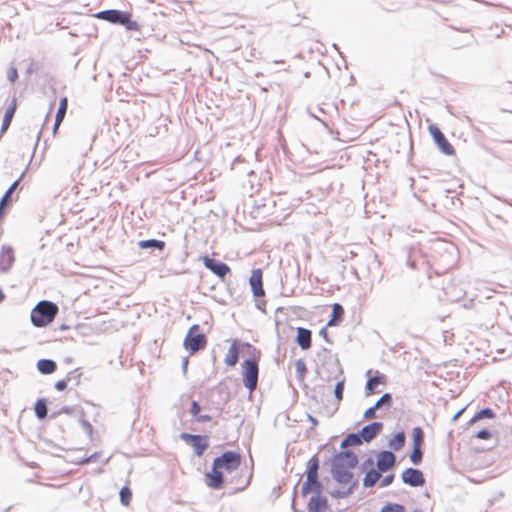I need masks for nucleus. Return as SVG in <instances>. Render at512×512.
Instances as JSON below:
<instances>
[{
	"label": "nucleus",
	"mask_w": 512,
	"mask_h": 512,
	"mask_svg": "<svg viewBox=\"0 0 512 512\" xmlns=\"http://www.w3.org/2000/svg\"><path fill=\"white\" fill-rule=\"evenodd\" d=\"M242 456L237 451L227 450L220 456L214 458L211 471L205 475L208 487L218 490L224 485L223 471L232 473L241 465Z\"/></svg>",
	"instance_id": "1"
},
{
	"label": "nucleus",
	"mask_w": 512,
	"mask_h": 512,
	"mask_svg": "<svg viewBox=\"0 0 512 512\" xmlns=\"http://www.w3.org/2000/svg\"><path fill=\"white\" fill-rule=\"evenodd\" d=\"M358 464V457L352 450L345 449L337 452L331 462V473L334 480L340 484H348L353 479V469Z\"/></svg>",
	"instance_id": "2"
},
{
	"label": "nucleus",
	"mask_w": 512,
	"mask_h": 512,
	"mask_svg": "<svg viewBox=\"0 0 512 512\" xmlns=\"http://www.w3.org/2000/svg\"><path fill=\"white\" fill-rule=\"evenodd\" d=\"M57 304L49 300L39 301L31 310L30 319L35 327H46L58 314Z\"/></svg>",
	"instance_id": "3"
},
{
	"label": "nucleus",
	"mask_w": 512,
	"mask_h": 512,
	"mask_svg": "<svg viewBox=\"0 0 512 512\" xmlns=\"http://www.w3.org/2000/svg\"><path fill=\"white\" fill-rule=\"evenodd\" d=\"M94 17L107 21L111 24L124 26L127 31H138L140 29L138 22L132 20L131 14L126 11L118 9H106L95 13Z\"/></svg>",
	"instance_id": "4"
},
{
	"label": "nucleus",
	"mask_w": 512,
	"mask_h": 512,
	"mask_svg": "<svg viewBox=\"0 0 512 512\" xmlns=\"http://www.w3.org/2000/svg\"><path fill=\"white\" fill-rule=\"evenodd\" d=\"M259 379V358L254 355L242 362V381L250 393L255 391Z\"/></svg>",
	"instance_id": "5"
},
{
	"label": "nucleus",
	"mask_w": 512,
	"mask_h": 512,
	"mask_svg": "<svg viewBox=\"0 0 512 512\" xmlns=\"http://www.w3.org/2000/svg\"><path fill=\"white\" fill-rule=\"evenodd\" d=\"M206 344L207 337L204 333L200 332V326L198 324L192 325L184 338V348L189 351L190 354H194L204 349Z\"/></svg>",
	"instance_id": "6"
},
{
	"label": "nucleus",
	"mask_w": 512,
	"mask_h": 512,
	"mask_svg": "<svg viewBox=\"0 0 512 512\" xmlns=\"http://www.w3.org/2000/svg\"><path fill=\"white\" fill-rule=\"evenodd\" d=\"M229 400L230 391L223 383H219L208 392V401L212 408L217 410L219 414L222 413L224 406Z\"/></svg>",
	"instance_id": "7"
},
{
	"label": "nucleus",
	"mask_w": 512,
	"mask_h": 512,
	"mask_svg": "<svg viewBox=\"0 0 512 512\" xmlns=\"http://www.w3.org/2000/svg\"><path fill=\"white\" fill-rule=\"evenodd\" d=\"M319 458L317 455H313L307 463L306 468V481L302 484L301 487V494L303 496H306L310 493V482H315V487L319 488V477H318V470H319Z\"/></svg>",
	"instance_id": "8"
},
{
	"label": "nucleus",
	"mask_w": 512,
	"mask_h": 512,
	"mask_svg": "<svg viewBox=\"0 0 512 512\" xmlns=\"http://www.w3.org/2000/svg\"><path fill=\"white\" fill-rule=\"evenodd\" d=\"M428 131L434 143L443 154L451 156L455 153L453 145L448 141L444 133L439 129V127L436 124L429 125Z\"/></svg>",
	"instance_id": "9"
},
{
	"label": "nucleus",
	"mask_w": 512,
	"mask_h": 512,
	"mask_svg": "<svg viewBox=\"0 0 512 512\" xmlns=\"http://www.w3.org/2000/svg\"><path fill=\"white\" fill-rule=\"evenodd\" d=\"M201 259L203 261V265L205 266V268L211 271L221 280H225L226 276L231 272V268L228 264L216 258L205 255L202 256Z\"/></svg>",
	"instance_id": "10"
},
{
	"label": "nucleus",
	"mask_w": 512,
	"mask_h": 512,
	"mask_svg": "<svg viewBox=\"0 0 512 512\" xmlns=\"http://www.w3.org/2000/svg\"><path fill=\"white\" fill-rule=\"evenodd\" d=\"M402 481L411 487H421L426 483L424 474L417 468L409 467L401 474Z\"/></svg>",
	"instance_id": "11"
},
{
	"label": "nucleus",
	"mask_w": 512,
	"mask_h": 512,
	"mask_svg": "<svg viewBox=\"0 0 512 512\" xmlns=\"http://www.w3.org/2000/svg\"><path fill=\"white\" fill-rule=\"evenodd\" d=\"M249 284L254 298L259 299L265 296L262 269L256 268L252 270L249 278Z\"/></svg>",
	"instance_id": "12"
},
{
	"label": "nucleus",
	"mask_w": 512,
	"mask_h": 512,
	"mask_svg": "<svg viewBox=\"0 0 512 512\" xmlns=\"http://www.w3.org/2000/svg\"><path fill=\"white\" fill-rule=\"evenodd\" d=\"M25 176V171L9 186L0 199V219L4 216L5 210L8 205L13 201V193L18 189L22 179Z\"/></svg>",
	"instance_id": "13"
},
{
	"label": "nucleus",
	"mask_w": 512,
	"mask_h": 512,
	"mask_svg": "<svg viewBox=\"0 0 512 512\" xmlns=\"http://www.w3.org/2000/svg\"><path fill=\"white\" fill-rule=\"evenodd\" d=\"M396 456L390 450H382L377 454V468L381 472H386L394 467Z\"/></svg>",
	"instance_id": "14"
},
{
	"label": "nucleus",
	"mask_w": 512,
	"mask_h": 512,
	"mask_svg": "<svg viewBox=\"0 0 512 512\" xmlns=\"http://www.w3.org/2000/svg\"><path fill=\"white\" fill-rule=\"evenodd\" d=\"M382 429L383 423L379 421H374L367 425H364L359 430V432L361 434L363 441L369 443L381 433Z\"/></svg>",
	"instance_id": "15"
},
{
	"label": "nucleus",
	"mask_w": 512,
	"mask_h": 512,
	"mask_svg": "<svg viewBox=\"0 0 512 512\" xmlns=\"http://www.w3.org/2000/svg\"><path fill=\"white\" fill-rule=\"evenodd\" d=\"M15 261L14 250L11 246H2L0 252V272H8Z\"/></svg>",
	"instance_id": "16"
},
{
	"label": "nucleus",
	"mask_w": 512,
	"mask_h": 512,
	"mask_svg": "<svg viewBox=\"0 0 512 512\" xmlns=\"http://www.w3.org/2000/svg\"><path fill=\"white\" fill-rule=\"evenodd\" d=\"M328 507V500L320 494L312 495L307 504L309 512H323Z\"/></svg>",
	"instance_id": "17"
},
{
	"label": "nucleus",
	"mask_w": 512,
	"mask_h": 512,
	"mask_svg": "<svg viewBox=\"0 0 512 512\" xmlns=\"http://www.w3.org/2000/svg\"><path fill=\"white\" fill-rule=\"evenodd\" d=\"M295 342L302 350H308L312 345L311 330L304 327H298Z\"/></svg>",
	"instance_id": "18"
},
{
	"label": "nucleus",
	"mask_w": 512,
	"mask_h": 512,
	"mask_svg": "<svg viewBox=\"0 0 512 512\" xmlns=\"http://www.w3.org/2000/svg\"><path fill=\"white\" fill-rule=\"evenodd\" d=\"M195 440H192L189 445H191L194 449V453L200 457L204 454V452L209 447V438L206 435H196Z\"/></svg>",
	"instance_id": "19"
},
{
	"label": "nucleus",
	"mask_w": 512,
	"mask_h": 512,
	"mask_svg": "<svg viewBox=\"0 0 512 512\" xmlns=\"http://www.w3.org/2000/svg\"><path fill=\"white\" fill-rule=\"evenodd\" d=\"M68 109V98L62 97L59 102V106L55 115L54 125H53V133L55 134L63 122Z\"/></svg>",
	"instance_id": "20"
},
{
	"label": "nucleus",
	"mask_w": 512,
	"mask_h": 512,
	"mask_svg": "<svg viewBox=\"0 0 512 512\" xmlns=\"http://www.w3.org/2000/svg\"><path fill=\"white\" fill-rule=\"evenodd\" d=\"M239 345L240 341L238 339L233 340L224 359V362L227 366L233 367L237 364L239 360Z\"/></svg>",
	"instance_id": "21"
},
{
	"label": "nucleus",
	"mask_w": 512,
	"mask_h": 512,
	"mask_svg": "<svg viewBox=\"0 0 512 512\" xmlns=\"http://www.w3.org/2000/svg\"><path fill=\"white\" fill-rule=\"evenodd\" d=\"M37 369L41 374L49 375L56 371L57 363L52 359H40L37 361Z\"/></svg>",
	"instance_id": "22"
},
{
	"label": "nucleus",
	"mask_w": 512,
	"mask_h": 512,
	"mask_svg": "<svg viewBox=\"0 0 512 512\" xmlns=\"http://www.w3.org/2000/svg\"><path fill=\"white\" fill-rule=\"evenodd\" d=\"M364 443L359 430L357 432L349 433L341 441L340 447L342 449L348 446H360Z\"/></svg>",
	"instance_id": "23"
},
{
	"label": "nucleus",
	"mask_w": 512,
	"mask_h": 512,
	"mask_svg": "<svg viewBox=\"0 0 512 512\" xmlns=\"http://www.w3.org/2000/svg\"><path fill=\"white\" fill-rule=\"evenodd\" d=\"M344 309L339 303H335L332 306V314L327 322V326L339 325L343 320Z\"/></svg>",
	"instance_id": "24"
},
{
	"label": "nucleus",
	"mask_w": 512,
	"mask_h": 512,
	"mask_svg": "<svg viewBox=\"0 0 512 512\" xmlns=\"http://www.w3.org/2000/svg\"><path fill=\"white\" fill-rule=\"evenodd\" d=\"M381 473V471L378 469L376 470L373 467L366 470L365 476L363 478V486L366 488L373 487L381 477Z\"/></svg>",
	"instance_id": "25"
},
{
	"label": "nucleus",
	"mask_w": 512,
	"mask_h": 512,
	"mask_svg": "<svg viewBox=\"0 0 512 512\" xmlns=\"http://www.w3.org/2000/svg\"><path fill=\"white\" fill-rule=\"evenodd\" d=\"M405 442H406V435H405L404 431H398L388 441V446L393 451H399L404 447Z\"/></svg>",
	"instance_id": "26"
},
{
	"label": "nucleus",
	"mask_w": 512,
	"mask_h": 512,
	"mask_svg": "<svg viewBox=\"0 0 512 512\" xmlns=\"http://www.w3.org/2000/svg\"><path fill=\"white\" fill-rule=\"evenodd\" d=\"M384 378L383 374H380L377 372V374L373 377H369L366 385H365V393L366 396L373 395L377 392L378 385L382 382V379Z\"/></svg>",
	"instance_id": "27"
},
{
	"label": "nucleus",
	"mask_w": 512,
	"mask_h": 512,
	"mask_svg": "<svg viewBox=\"0 0 512 512\" xmlns=\"http://www.w3.org/2000/svg\"><path fill=\"white\" fill-rule=\"evenodd\" d=\"M138 246L141 249H152L162 251L165 248V242L158 239H146L139 241Z\"/></svg>",
	"instance_id": "28"
},
{
	"label": "nucleus",
	"mask_w": 512,
	"mask_h": 512,
	"mask_svg": "<svg viewBox=\"0 0 512 512\" xmlns=\"http://www.w3.org/2000/svg\"><path fill=\"white\" fill-rule=\"evenodd\" d=\"M35 416L39 420H44L48 416V407L46 398H39L34 405Z\"/></svg>",
	"instance_id": "29"
},
{
	"label": "nucleus",
	"mask_w": 512,
	"mask_h": 512,
	"mask_svg": "<svg viewBox=\"0 0 512 512\" xmlns=\"http://www.w3.org/2000/svg\"><path fill=\"white\" fill-rule=\"evenodd\" d=\"M425 434L421 427L416 426L412 429V446L423 447Z\"/></svg>",
	"instance_id": "30"
},
{
	"label": "nucleus",
	"mask_w": 512,
	"mask_h": 512,
	"mask_svg": "<svg viewBox=\"0 0 512 512\" xmlns=\"http://www.w3.org/2000/svg\"><path fill=\"white\" fill-rule=\"evenodd\" d=\"M409 459L414 465H420L423 460V447L412 446Z\"/></svg>",
	"instance_id": "31"
},
{
	"label": "nucleus",
	"mask_w": 512,
	"mask_h": 512,
	"mask_svg": "<svg viewBox=\"0 0 512 512\" xmlns=\"http://www.w3.org/2000/svg\"><path fill=\"white\" fill-rule=\"evenodd\" d=\"M393 398L391 393H384L374 404L378 409H389L392 406Z\"/></svg>",
	"instance_id": "32"
},
{
	"label": "nucleus",
	"mask_w": 512,
	"mask_h": 512,
	"mask_svg": "<svg viewBox=\"0 0 512 512\" xmlns=\"http://www.w3.org/2000/svg\"><path fill=\"white\" fill-rule=\"evenodd\" d=\"M418 254H419V250H417L416 248H410L409 249L407 260H406V265L410 269L414 270V269L417 268V256H418Z\"/></svg>",
	"instance_id": "33"
},
{
	"label": "nucleus",
	"mask_w": 512,
	"mask_h": 512,
	"mask_svg": "<svg viewBox=\"0 0 512 512\" xmlns=\"http://www.w3.org/2000/svg\"><path fill=\"white\" fill-rule=\"evenodd\" d=\"M439 249L443 250L448 256L451 257V262L455 259L456 247L452 243L448 242H439Z\"/></svg>",
	"instance_id": "34"
},
{
	"label": "nucleus",
	"mask_w": 512,
	"mask_h": 512,
	"mask_svg": "<svg viewBox=\"0 0 512 512\" xmlns=\"http://www.w3.org/2000/svg\"><path fill=\"white\" fill-rule=\"evenodd\" d=\"M296 376L299 380H303L307 374V367L303 359H298L295 362Z\"/></svg>",
	"instance_id": "35"
},
{
	"label": "nucleus",
	"mask_w": 512,
	"mask_h": 512,
	"mask_svg": "<svg viewBox=\"0 0 512 512\" xmlns=\"http://www.w3.org/2000/svg\"><path fill=\"white\" fill-rule=\"evenodd\" d=\"M380 512H405V507L399 503H386L381 507Z\"/></svg>",
	"instance_id": "36"
},
{
	"label": "nucleus",
	"mask_w": 512,
	"mask_h": 512,
	"mask_svg": "<svg viewBox=\"0 0 512 512\" xmlns=\"http://www.w3.org/2000/svg\"><path fill=\"white\" fill-rule=\"evenodd\" d=\"M119 495L121 503L125 506L129 505L132 498V492L130 488L127 486L122 487L119 492Z\"/></svg>",
	"instance_id": "37"
},
{
	"label": "nucleus",
	"mask_w": 512,
	"mask_h": 512,
	"mask_svg": "<svg viewBox=\"0 0 512 512\" xmlns=\"http://www.w3.org/2000/svg\"><path fill=\"white\" fill-rule=\"evenodd\" d=\"M79 422H80V425L83 428L84 432L91 437L92 433H93V426L91 425V423L88 420H86L84 418V411L83 410L80 411Z\"/></svg>",
	"instance_id": "38"
},
{
	"label": "nucleus",
	"mask_w": 512,
	"mask_h": 512,
	"mask_svg": "<svg viewBox=\"0 0 512 512\" xmlns=\"http://www.w3.org/2000/svg\"><path fill=\"white\" fill-rule=\"evenodd\" d=\"M81 376L82 372H80V370L77 368L68 372L66 379L68 382H74L75 386H78L80 384Z\"/></svg>",
	"instance_id": "39"
},
{
	"label": "nucleus",
	"mask_w": 512,
	"mask_h": 512,
	"mask_svg": "<svg viewBox=\"0 0 512 512\" xmlns=\"http://www.w3.org/2000/svg\"><path fill=\"white\" fill-rule=\"evenodd\" d=\"M477 417L481 419H491L495 417V413L493 409L489 407H485L477 411Z\"/></svg>",
	"instance_id": "40"
},
{
	"label": "nucleus",
	"mask_w": 512,
	"mask_h": 512,
	"mask_svg": "<svg viewBox=\"0 0 512 512\" xmlns=\"http://www.w3.org/2000/svg\"><path fill=\"white\" fill-rule=\"evenodd\" d=\"M343 393H344V380L338 381L334 388V396L338 401H341L343 399Z\"/></svg>",
	"instance_id": "41"
},
{
	"label": "nucleus",
	"mask_w": 512,
	"mask_h": 512,
	"mask_svg": "<svg viewBox=\"0 0 512 512\" xmlns=\"http://www.w3.org/2000/svg\"><path fill=\"white\" fill-rule=\"evenodd\" d=\"M202 410V406L198 401L193 400L190 407V413L191 415L196 418Z\"/></svg>",
	"instance_id": "42"
},
{
	"label": "nucleus",
	"mask_w": 512,
	"mask_h": 512,
	"mask_svg": "<svg viewBox=\"0 0 512 512\" xmlns=\"http://www.w3.org/2000/svg\"><path fill=\"white\" fill-rule=\"evenodd\" d=\"M7 78L10 82L14 83L18 79V71L14 66L9 67L7 71Z\"/></svg>",
	"instance_id": "43"
},
{
	"label": "nucleus",
	"mask_w": 512,
	"mask_h": 512,
	"mask_svg": "<svg viewBox=\"0 0 512 512\" xmlns=\"http://www.w3.org/2000/svg\"><path fill=\"white\" fill-rule=\"evenodd\" d=\"M476 438L481 440H488L492 437V432L489 429H481L476 433Z\"/></svg>",
	"instance_id": "44"
},
{
	"label": "nucleus",
	"mask_w": 512,
	"mask_h": 512,
	"mask_svg": "<svg viewBox=\"0 0 512 512\" xmlns=\"http://www.w3.org/2000/svg\"><path fill=\"white\" fill-rule=\"evenodd\" d=\"M321 355H325L328 356L331 360H333L334 364L338 367L339 366V361L337 358H333V356L331 355L330 351L328 349H326L325 347H322L321 348V351L317 353V357L320 358Z\"/></svg>",
	"instance_id": "45"
},
{
	"label": "nucleus",
	"mask_w": 512,
	"mask_h": 512,
	"mask_svg": "<svg viewBox=\"0 0 512 512\" xmlns=\"http://www.w3.org/2000/svg\"><path fill=\"white\" fill-rule=\"evenodd\" d=\"M377 409H378V408H377L375 405H373V406L369 407V408H368V409H366V411L364 412L363 418H364V419H367V420L375 418V417H376V410H377Z\"/></svg>",
	"instance_id": "46"
},
{
	"label": "nucleus",
	"mask_w": 512,
	"mask_h": 512,
	"mask_svg": "<svg viewBox=\"0 0 512 512\" xmlns=\"http://www.w3.org/2000/svg\"><path fill=\"white\" fill-rule=\"evenodd\" d=\"M330 495L335 499H344L349 496L346 489L345 490H333L330 492Z\"/></svg>",
	"instance_id": "47"
},
{
	"label": "nucleus",
	"mask_w": 512,
	"mask_h": 512,
	"mask_svg": "<svg viewBox=\"0 0 512 512\" xmlns=\"http://www.w3.org/2000/svg\"><path fill=\"white\" fill-rule=\"evenodd\" d=\"M99 457H100V453L94 452L90 456L83 458L79 463L86 464V463L96 462Z\"/></svg>",
	"instance_id": "48"
},
{
	"label": "nucleus",
	"mask_w": 512,
	"mask_h": 512,
	"mask_svg": "<svg viewBox=\"0 0 512 512\" xmlns=\"http://www.w3.org/2000/svg\"><path fill=\"white\" fill-rule=\"evenodd\" d=\"M394 480V474H389L383 477V479L380 482V487H387L389 486Z\"/></svg>",
	"instance_id": "49"
},
{
	"label": "nucleus",
	"mask_w": 512,
	"mask_h": 512,
	"mask_svg": "<svg viewBox=\"0 0 512 512\" xmlns=\"http://www.w3.org/2000/svg\"><path fill=\"white\" fill-rule=\"evenodd\" d=\"M67 385H68V381L67 379H61V380H58L56 383H55V389L57 391H64L66 388H67Z\"/></svg>",
	"instance_id": "50"
},
{
	"label": "nucleus",
	"mask_w": 512,
	"mask_h": 512,
	"mask_svg": "<svg viewBox=\"0 0 512 512\" xmlns=\"http://www.w3.org/2000/svg\"><path fill=\"white\" fill-rule=\"evenodd\" d=\"M38 69H39L38 63L34 60H30L29 65L26 69V73L32 74V73L36 72Z\"/></svg>",
	"instance_id": "51"
},
{
	"label": "nucleus",
	"mask_w": 512,
	"mask_h": 512,
	"mask_svg": "<svg viewBox=\"0 0 512 512\" xmlns=\"http://www.w3.org/2000/svg\"><path fill=\"white\" fill-rule=\"evenodd\" d=\"M197 434H190V433H187V432H182L180 434V439H182L183 441H185L187 444H189L192 440H195V436Z\"/></svg>",
	"instance_id": "52"
},
{
	"label": "nucleus",
	"mask_w": 512,
	"mask_h": 512,
	"mask_svg": "<svg viewBox=\"0 0 512 512\" xmlns=\"http://www.w3.org/2000/svg\"><path fill=\"white\" fill-rule=\"evenodd\" d=\"M195 420L199 423H205L212 420V416L209 414H199Z\"/></svg>",
	"instance_id": "53"
},
{
	"label": "nucleus",
	"mask_w": 512,
	"mask_h": 512,
	"mask_svg": "<svg viewBox=\"0 0 512 512\" xmlns=\"http://www.w3.org/2000/svg\"><path fill=\"white\" fill-rule=\"evenodd\" d=\"M319 488L315 487V482H310V492H314L315 494H321L323 491V484L319 481Z\"/></svg>",
	"instance_id": "54"
},
{
	"label": "nucleus",
	"mask_w": 512,
	"mask_h": 512,
	"mask_svg": "<svg viewBox=\"0 0 512 512\" xmlns=\"http://www.w3.org/2000/svg\"><path fill=\"white\" fill-rule=\"evenodd\" d=\"M373 459L371 457L367 458L363 463H362V469L364 471L368 470L367 468L368 467H373Z\"/></svg>",
	"instance_id": "55"
},
{
	"label": "nucleus",
	"mask_w": 512,
	"mask_h": 512,
	"mask_svg": "<svg viewBox=\"0 0 512 512\" xmlns=\"http://www.w3.org/2000/svg\"><path fill=\"white\" fill-rule=\"evenodd\" d=\"M319 335L327 342H330L329 338H328V333H327V325L323 328H321V330L319 331Z\"/></svg>",
	"instance_id": "56"
},
{
	"label": "nucleus",
	"mask_w": 512,
	"mask_h": 512,
	"mask_svg": "<svg viewBox=\"0 0 512 512\" xmlns=\"http://www.w3.org/2000/svg\"><path fill=\"white\" fill-rule=\"evenodd\" d=\"M60 412H61V414L64 413V414L71 415L73 413V408L69 407V406H63L60 408Z\"/></svg>",
	"instance_id": "57"
},
{
	"label": "nucleus",
	"mask_w": 512,
	"mask_h": 512,
	"mask_svg": "<svg viewBox=\"0 0 512 512\" xmlns=\"http://www.w3.org/2000/svg\"><path fill=\"white\" fill-rule=\"evenodd\" d=\"M358 485V481H354L350 484V486L346 489L348 495L352 494L353 491L355 490V488L357 487Z\"/></svg>",
	"instance_id": "58"
},
{
	"label": "nucleus",
	"mask_w": 512,
	"mask_h": 512,
	"mask_svg": "<svg viewBox=\"0 0 512 512\" xmlns=\"http://www.w3.org/2000/svg\"><path fill=\"white\" fill-rule=\"evenodd\" d=\"M256 308L265 313V301L258 300L255 304Z\"/></svg>",
	"instance_id": "59"
},
{
	"label": "nucleus",
	"mask_w": 512,
	"mask_h": 512,
	"mask_svg": "<svg viewBox=\"0 0 512 512\" xmlns=\"http://www.w3.org/2000/svg\"><path fill=\"white\" fill-rule=\"evenodd\" d=\"M188 364H189V359H188V357H184V358L182 359V363H181L182 370H183V372H184V373H186V371H187Z\"/></svg>",
	"instance_id": "60"
},
{
	"label": "nucleus",
	"mask_w": 512,
	"mask_h": 512,
	"mask_svg": "<svg viewBox=\"0 0 512 512\" xmlns=\"http://www.w3.org/2000/svg\"><path fill=\"white\" fill-rule=\"evenodd\" d=\"M308 420L312 424L311 429H314L318 425V420L315 417H313L312 415H310V414H308Z\"/></svg>",
	"instance_id": "61"
},
{
	"label": "nucleus",
	"mask_w": 512,
	"mask_h": 512,
	"mask_svg": "<svg viewBox=\"0 0 512 512\" xmlns=\"http://www.w3.org/2000/svg\"><path fill=\"white\" fill-rule=\"evenodd\" d=\"M243 346H245L249 351H252L253 353L256 352V348L250 343H244Z\"/></svg>",
	"instance_id": "62"
},
{
	"label": "nucleus",
	"mask_w": 512,
	"mask_h": 512,
	"mask_svg": "<svg viewBox=\"0 0 512 512\" xmlns=\"http://www.w3.org/2000/svg\"><path fill=\"white\" fill-rule=\"evenodd\" d=\"M481 420V418L477 417V412L474 414V416L471 418L470 423H474L476 421Z\"/></svg>",
	"instance_id": "63"
},
{
	"label": "nucleus",
	"mask_w": 512,
	"mask_h": 512,
	"mask_svg": "<svg viewBox=\"0 0 512 512\" xmlns=\"http://www.w3.org/2000/svg\"><path fill=\"white\" fill-rule=\"evenodd\" d=\"M308 113L310 114L311 117L320 120L319 117L312 112V109L310 107L308 108Z\"/></svg>",
	"instance_id": "64"
}]
</instances>
